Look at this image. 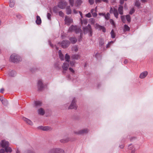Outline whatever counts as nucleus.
Returning <instances> with one entry per match:
<instances>
[{
    "instance_id": "1",
    "label": "nucleus",
    "mask_w": 153,
    "mask_h": 153,
    "mask_svg": "<svg viewBox=\"0 0 153 153\" xmlns=\"http://www.w3.org/2000/svg\"><path fill=\"white\" fill-rule=\"evenodd\" d=\"M10 60L13 62H16L21 61L22 59L18 55L13 54L10 56Z\"/></svg>"
},
{
    "instance_id": "2",
    "label": "nucleus",
    "mask_w": 153,
    "mask_h": 153,
    "mask_svg": "<svg viewBox=\"0 0 153 153\" xmlns=\"http://www.w3.org/2000/svg\"><path fill=\"white\" fill-rule=\"evenodd\" d=\"M88 131L89 130L87 128H85L79 130L74 131V133L76 135H83L87 133Z\"/></svg>"
},
{
    "instance_id": "3",
    "label": "nucleus",
    "mask_w": 153,
    "mask_h": 153,
    "mask_svg": "<svg viewBox=\"0 0 153 153\" xmlns=\"http://www.w3.org/2000/svg\"><path fill=\"white\" fill-rule=\"evenodd\" d=\"M74 31L76 33L81 32V29L79 27L73 25L70 26L68 29V32H72Z\"/></svg>"
},
{
    "instance_id": "4",
    "label": "nucleus",
    "mask_w": 153,
    "mask_h": 153,
    "mask_svg": "<svg viewBox=\"0 0 153 153\" xmlns=\"http://www.w3.org/2000/svg\"><path fill=\"white\" fill-rule=\"evenodd\" d=\"M49 153H64V151L59 148H54L51 149Z\"/></svg>"
},
{
    "instance_id": "5",
    "label": "nucleus",
    "mask_w": 153,
    "mask_h": 153,
    "mask_svg": "<svg viewBox=\"0 0 153 153\" xmlns=\"http://www.w3.org/2000/svg\"><path fill=\"white\" fill-rule=\"evenodd\" d=\"M84 32L85 33H89L90 36H91L92 35V31L91 29V25L88 24L87 26L83 28Z\"/></svg>"
},
{
    "instance_id": "6",
    "label": "nucleus",
    "mask_w": 153,
    "mask_h": 153,
    "mask_svg": "<svg viewBox=\"0 0 153 153\" xmlns=\"http://www.w3.org/2000/svg\"><path fill=\"white\" fill-rule=\"evenodd\" d=\"M77 107L76 104V100L75 99V98H74L71 102V105L69 107V109H76Z\"/></svg>"
},
{
    "instance_id": "7",
    "label": "nucleus",
    "mask_w": 153,
    "mask_h": 153,
    "mask_svg": "<svg viewBox=\"0 0 153 153\" xmlns=\"http://www.w3.org/2000/svg\"><path fill=\"white\" fill-rule=\"evenodd\" d=\"M110 13H113L116 18L117 19L118 18V12L117 10L115 8L111 7L110 10Z\"/></svg>"
},
{
    "instance_id": "8",
    "label": "nucleus",
    "mask_w": 153,
    "mask_h": 153,
    "mask_svg": "<svg viewBox=\"0 0 153 153\" xmlns=\"http://www.w3.org/2000/svg\"><path fill=\"white\" fill-rule=\"evenodd\" d=\"M67 4V3L66 2L61 1L58 3V6L60 9H63L65 8Z\"/></svg>"
},
{
    "instance_id": "9",
    "label": "nucleus",
    "mask_w": 153,
    "mask_h": 153,
    "mask_svg": "<svg viewBox=\"0 0 153 153\" xmlns=\"http://www.w3.org/2000/svg\"><path fill=\"white\" fill-rule=\"evenodd\" d=\"M0 144L1 147L3 148H5L9 145V142L5 140H1Z\"/></svg>"
},
{
    "instance_id": "10",
    "label": "nucleus",
    "mask_w": 153,
    "mask_h": 153,
    "mask_svg": "<svg viewBox=\"0 0 153 153\" xmlns=\"http://www.w3.org/2000/svg\"><path fill=\"white\" fill-rule=\"evenodd\" d=\"M65 24L68 25H69L73 22V20L70 18L66 16L65 19Z\"/></svg>"
},
{
    "instance_id": "11",
    "label": "nucleus",
    "mask_w": 153,
    "mask_h": 153,
    "mask_svg": "<svg viewBox=\"0 0 153 153\" xmlns=\"http://www.w3.org/2000/svg\"><path fill=\"white\" fill-rule=\"evenodd\" d=\"M70 44L69 41L68 40H64L62 42L61 45L62 47L64 48L68 47Z\"/></svg>"
},
{
    "instance_id": "12",
    "label": "nucleus",
    "mask_w": 153,
    "mask_h": 153,
    "mask_svg": "<svg viewBox=\"0 0 153 153\" xmlns=\"http://www.w3.org/2000/svg\"><path fill=\"white\" fill-rule=\"evenodd\" d=\"M39 128L45 131H51L52 129V128L51 127L48 126H40L39 127Z\"/></svg>"
},
{
    "instance_id": "13",
    "label": "nucleus",
    "mask_w": 153,
    "mask_h": 153,
    "mask_svg": "<svg viewBox=\"0 0 153 153\" xmlns=\"http://www.w3.org/2000/svg\"><path fill=\"white\" fill-rule=\"evenodd\" d=\"M69 66V64L67 62H64L62 66V68L63 70V73H65L64 71H67L68 68Z\"/></svg>"
},
{
    "instance_id": "14",
    "label": "nucleus",
    "mask_w": 153,
    "mask_h": 153,
    "mask_svg": "<svg viewBox=\"0 0 153 153\" xmlns=\"http://www.w3.org/2000/svg\"><path fill=\"white\" fill-rule=\"evenodd\" d=\"M38 89L39 90H41L44 87V85L43 84L42 81L41 80H39L38 81Z\"/></svg>"
},
{
    "instance_id": "15",
    "label": "nucleus",
    "mask_w": 153,
    "mask_h": 153,
    "mask_svg": "<svg viewBox=\"0 0 153 153\" xmlns=\"http://www.w3.org/2000/svg\"><path fill=\"white\" fill-rule=\"evenodd\" d=\"M71 140L70 138L68 137H66L60 140V142L63 143H67Z\"/></svg>"
},
{
    "instance_id": "16",
    "label": "nucleus",
    "mask_w": 153,
    "mask_h": 153,
    "mask_svg": "<svg viewBox=\"0 0 153 153\" xmlns=\"http://www.w3.org/2000/svg\"><path fill=\"white\" fill-rule=\"evenodd\" d=\"M22 119L23 120L25 121L28 124L30 125H33L32 122L29 119L25 117H23Z\"/></svg>"
},
{
    "instance_id": "17",
    "label": "nucleus",
    "mask_w": 153,
    "mask_h": 153,
    "mask_svg": "<svg viewBox=\"0 0 153 153\" xmlns=\"http://www.w3.org/2000/svg\"><path fill=\"white\" fill-rule=\"evenodd\" d=\"M148 72L147 71H145L142 72L140 75V78L141 79L145 78L147 75Z\"/></svg>"
},
{
    "instance_id": "18",
    "label": "nucleus",
    "mask_w": 153,
    "mask_h": 153,
    "mask_svg": "<svg viewBox=\"0 0 153 153\" xmlns=\"http://www.w3.org/2000/svg\"><path fill=\"white\" fill-rule=\"evenodd\" d=\"M80 55L78 54H74L72 55L71 56V58L73 59L78 60L80 58Z\"/></svg>"
},
{
    "instance_id": "19",
    "label": "nucleus",
    "mask_w": 153,
    "mask_h": 153,
    "mask_svg": "<svg viewBox=\"0 0 153 153\" xmlns=\"http://www.w3.org/2000/svg\"><path fill=\"white\" fill-rule=\"evenodd\" d=\"M96 27L97 28L99 29L100 30H102V31L104 32L105 31V29L103 27L97 24L96 25Z\"/></svg>"
},
{
    "instance_id": "20",
    "label": "nucleus",
    "mask_w": 153,
    "mask_h": 153,
    "mask_svg": "<svg viewBox=\"0 0 153 153\" xmlns=\"http://www.w3.org/2000/svg\"><path fill=\"white\" fill-rule=\"evenodd\" d=\"M8 74L10 76L13 77L15 76L16 74V72L14 71H9L8 73Z\"/></svg>"
},
{
    "instance_id": "21",
    "label": "nucleus",
    "mask_w": 153,
    "mask_h": 153,
    "mask_svg": "<svg viewBox=\"0 0 153 153\" xmlns=\"http://www.w3.org/2000/svg\"><path fill=\"white\" fill-rule=\"evenodd\" d=\"M118 11L120 14L122 15L123 14V7L122 6L120 5L119 6Z\"/></svg>"
},
{
    "instance_id": "22",
    "label": "nucleus",
    "mask_w": 153,
    "mask_h": 153,
    "mask_svg": "<svg viewBox=\"0 0 153 153\" xmlns=\"http://www.w3.org/2000/svg\"><path fill=\"white\" fill-rule=\"evenodd\" d=\"M58 54L59 58L61 60H64V57L62 53L61 50H60L58 51Z\"/></svg>"
},
{
    "instance_id": "23",
    "label": "nucleus",
    "mask_w": 153,
    "mask_h": 153,
    "mask_svg": "<svg viewBox=\"0 0 153 153\" xmlns=\"http://www.w3.org/2000/svg\"><path fill=\"white\" fill-rule=\"evenodd\" d=\"M42 21L41 18L39 16H36V23L37 25H40Z\"/></svg>"
},
{
    "instance_id": "24",
    "label": "nucleus",
    "mask_w": 153,
    "mask_h": 153,
    "mask_svg": "<svg viewBox=\"0 0 153 153\" xmlns=\"http://www.w3.org/2000/svg\"><path fill=\"white\" fill-rule=\"evenodd\" d=\"M38 113L40 115H43L45 113L44 110L42 108H40L38 110Z\"/></svg>"
},
{
    "instance_id": "25",
    "label": "nucleus",
    "mask_w": 153,
    "mask_h": 153,
    "mask_svg": "<svg viewBox=\"0 0 153 153\" xmlns=\"http://www.w3.org/2000/svg\"><path fill=\"white\" fill-rule=\"evenodd\" d=\"M66 13L68 15L71 13V10L70 6H68L66 8Z\"/></svg>"
},
{
    "instance_id": "26",
    "label": "nucleus",
    "mask_w": 153,
    "mask_h": 153,
    "mask_svg": "<svg viewBox=\"0 0 153 153\" xmlns=\"http://www.w3.org/2000/svg\"><path fill=\"white\" fill-rule=\"evenodd\" d=\"M54 67L57 70H59L61 69V67L59 62H56L54 64Z\"/></svg>"
},
{
    "instance_id": "27",
    "label": "nucleus",
    "mask_w": 153,
    "mask_h": 153,
    "mask_svg": "<svg viewBox=\"0 0 153 153\" xmlns=\"http://www.w3.org/2000/svg\"><path fill=\"white\" fill-rule=\"evenodd\" d=\"M5 152H12V149L10 147H8V146H7L5 147Z\"/></svg>"
},
{
    "instance_id": "28",
    "label": "nucleus",
    "mask_w": 153,
    "mask_h": 153,
    "mask_svg": "<svg viewBox=\"0 0 153 153\" xmlns=\"http://www.w3.org/2000/svg\"><path fill=\"white\" fill-rule=\"evenodd\" d=\"M69 39L71 42L73 44L75 43L77 41L76 39L74 37L71 38Z\"/></svg>"
},
{
    "instance_id": "29",
    "label": "nucleus",
    "mask_w": 153,
    "mask_h": 153,
    "mask_svg": "<svg viewBox=\"0 0 153 153\" xmlns=\"http://www.w3.org/2000/svg\"><path fill=\"white\" fill-rule=\"evenodd\" d=\"M35 105L36 106H39L42 105V102L39 101H36L35 102Z\"/></svg>"
},
{
    "instance_id": "30",
    "label": "nucleus",
    "mask_w": 153,
    "mask_h": 153,
    "mask_svg": "<svg viewBox=\"0 0 153 153\" xmlns=\"http://www.w3.org/2000/svg\"><path fill=\"white\" fill-rule=\"evenodd\" d=\"M70 56L67 53H66L65 55V59L66 61L68 62L70 59Z\"/></svg>"
},
{
    "instance_id": "31",
    "label": "nucleus",
    "mask_w": 153,
    "mask_h": 153,
    "mask_svg": "<svg viewBox=\"0 0 153 153\" xmlns=\"http://www.w3.org/2000/svg\"><path fill=\"white\" fill-rule=\"evenodd\" d=\"M59 10V8L56 6L54 7L53 9V11L55 13H57L58 12Z\"/></svg>"
},
{
    "instance_id": "32",
    "label": "nucleus",
    "mask_w": 153,
    "mask_h": 153,
    "mask_svg": "<svg viewBox=\"0 0 153 153\" xmlns=\"http://www.w3.org/2000/svg\"><path fill=\"white\" fill-rule=\"evenodd\" d=\"M104 16L106 19L108 20L110 18V14L109 13H107L106 15L105 14Z\"/></svg>"
},
{
    "instance_id": "33",
    "label": "nucleus",
    "mask_w": 153,
    "mask_h": 153,
    "mask_svg": "<svg viewBox=\"0 0 153 153\" xmlns=\"http://www.w3.org/2000/svg\"><path fill=\"white\" fill-rule=\"evenodd\" d=\"M14 2L13 1H12V0H10L9 6L11 7H14Z\"/></svg>"
},
{
    "instance_id": "34",
    "label": "nucleus",
    "mask_w": 153,
    "mask_h": 153,
    "mask_svg": "<svg viewBox=\"0 0 153 153\" xmlns=\"http://www.w3.org/2000/svg\"><path fill=\"white\" fill-rule=\"evenodd\" d=\"M4 105H7L8 104V101L5 99H4V100L1 102Z\"/></svg>"
},
{
    "instance_id": "35",
    "label": "nucleus",
    "mask_w": 153,
    "mask_h": 153,
    "mask_svg": "<svg viewBox=\"0 0 153 153\" xmlns=\"http://www.w3.org/2000/svg\"><path fill=\"white\" fill-rule=\"evenodd\" d=\"M111 37L112 38H114L115 37V34L113 30H112L111 32Z\"/></svg>"
},
{
    "instance_id": "36",
    "label": "nucleus",
    "mask_w": 153,
    "mask_h": 153,
    "mask_svg": "<svg viewBox=\"0 0 153 153\" xmlns=\"http://www.w3.org/2000/svg\"><path fill=\"white\" fill-rule=\"evenodd\" d=\"M78 47L76 45L74 46L72 48V50L75 51V52H77L78 50Z\"/></svg>"
},
{
    "instance_id": "37",
    "label": "nucleus",
    "mask_w": 153,
    "mask_h": 153,
    "mask_svg": "<svg viewBox=\"0 0 153 153\" xmlns=\"http://www.w3.org/2000/svg\"><path fill=\"white\" fill-rule=\"evenodd\" d=\"M126 18L128 22L131 21V17L129 15H128L126 16Z\"/></svg>"
},
{
    "instance_id": "38",
    "label": "nucleus",
    "mask_w": 153,
    "mask_h": 153,
    "mask_svg": "<svg viewBox=\"0 0 153 153\" xmlns=\"http://www.w3.org/2000/svg\"><path fill=\"white\" fill-rule=\"evenodd\" d=\"M124 30L126 31H128L130 30V28L127 25H125Z\"/></svg>"
},
{
    "instance_id": "39",
    "label": "nucleus",
    "mask_w": 153,
    "mask_h": 153,
    "mask_svg": "<svg viewBox=\"0 0 153 153\" xmlns=\"http://www.w3.org/2000/svg\"><path fill=\"white\" fill-rule=\"evenodd\" d=\"M89 21L93 24H94L95 22V19L94 18H90L89 20Z\"/></svg>"
},
{
    "instance_id": "40",
    "label": "nucleus",
    "mask_w": 153,
    "mask_h": 153,
    "mask_svg": "<svg viewBox=\"0 0 153 153\" xmlns=\"http://www.w3.org/2000/svg\"><path fill=\"white\" fill-rule=\"evenodd\" d=\"M140 5V3L139 1H136L135 3V6L139 7Z\"/></svg>"
},
{
    "instance_id": "41",
    "label": "nucleus",
    "mask_w": 153,
    "mask_h": 153,
    "mask_svg": "<svg viewBox=\"0 0 153 153\" xmlns=\"http://www.w3.org/2000/svg\"><path fill=\"white\" fill-rule=\"evenodd\" d=\"M82 1L81 0H77L76 1V3L77 5H80L82 3Z\"/></svg>"
},
{
    "instance_id": "42",
    "label": "nucleus",
    "mask_w": 153,
    "mask_h": 153,
    "mask_svg": "<svg viewBox=\"0 0 153 153\" xmlns=\"http://www.w3.org/2000/svg\"><path fill=\"white\" fill-rule=\"evenodd\" d=\"M121 18L122 20L124 23L126 22L125 17L124 16H121Z\"/></svg>"
},
{
    "instance_id": "43",
    "label": "nucleus",
    "mask_w": 153,
    "mask_h": 153,
    "mask_svg": "<svg viewBox=\"0 0 153 153\" xmlns=\"http://www.w3.org/2000/svg\"><path fill=\"white\" fill-rule=\"evenodd\" d=\"M81 22L82 24H83L85 25H86L87 23V21L86 19L81 20Z\"/></svg>"
},
{
    "instance_id": "44",
    "label": "nucleus",
    "mask_w": 153,
    "mask_h": 153,
    "mask_svg": "<svg viewBox=\"0 0 153 153\" xmlns=\"http://www.w3.org/2000/svg\"><path fill=\"white\" fill-rule=\"evenodd\" d=\"M111 24L113 25V26H115V23L114 21L111 19H110L109 20Z\"/></svg>"
},
{
    "instance_id": "45",
    "label": "nucleus",
    "mask_w": 153,
    "mask_h": 153,
    "mask_svg": "<svg viewBox=\"0 0 153 153\" xmlns=\"http://www.w3.org/2000/svg\"><path fill=\"white\" fill-rule=\"evenodd\" d=\"M69 3L71 5L72 7L74 4V0H69Z\"/></svg>"
},
{
    "instance_id": "46",
    "label": "nucleus",
    "mask_w": 153,
    "mask_h": 153,
    "mask_svg": "<svg viewBox=\"0 0 153 153\" xmlns=\"http://www.w3.org/2000/svg\"><path fill=\"white\" fill-rule=\"evenodd\" d=\"M104 44V41L102 40H100L99 42V45L100 46H102Z\"/></svg>"
},
{
    "instance_id": "47",
    "label": "nucleus",
    "mask_w": 153,
    "mask_h": 153,
    "mask_svg": "<svg viewBox=\"0 0 153 153\" xmlns=\"http://www.w3.org/2000/svg\"><path fill=\"white\" fill-rule=\"evenodd\" d=\"M114 43V41H111L108 43L106 45V48H108L110 47V45L111 43Z\"/></svg>"
},
{
    "instance_id": "48",
    "label": "nucleus",
    "mask_w": 153,
    "mask_h": 153,
    "mask_svg": "<svg viewBox=\"0 0 153 153\" xmlns=\"http://www.w3.org/2000/svg\"><path fill=\"white\" fill-rule=\"evenodd\" d=\"M134 8H132L131 9V10L130 11L129 13L130 14H132L134 12Z\"/></svg>"
},
{
    "instance_id": "49",
    "label": "nucleus",
    "mask_w": 153,
    "mask_h": 153,
    "mask_svg": "<svg viewBox=\"0 0 153 153\" xmlns=\"http://www.w3.org/2000/svg\"><path fill=\"white\" fill-rule=\"evenodd\" d=\"M69 70L73 74H74L75 73V71L72 68H69Z\"/></svg>"
},
{
    "instance_id": "50",
    "label": "nucleus",
    "mask_w": 153,
    "mask_h": 153,
    "mask_svg": "<svg viewBox=\"0 0 153 153\" xmlns=\"http://www.w3.org/2000/svg\"><path fill=\"white\" fill-rule=\"evenodd\" d=\"M59 15L63 17L64 16V13L61 11H59Z\"/></svg>"
},
{
    "instance_id": "51",
    "label": "nucleus",
    "mask_w": 153,
    "mask_h": 153,
    "mask_svg": "<svg viewBox=\"0 0 153 153\" xmlns=\"http://www.w3.org/2000/svg\"><path fill=\"white\" fill-rule=\"evenodd\" d=\"M85 16L87 17L90 18L91 16V13H89L85 15Z\"/></svg>"
},
{
    "instance_id": "52",
    "label": "nucleus",
    "mask_w": 153,
    "mask_h": 153,
    "mask_svg": "<svg viewBox=\"0 0 153 153\" xmlns=\"http://www.w3.org/2000/svg\"><path fill=\"white\" fill-rule=\"evenodd\" d=\"M75 63V62L74 61H71L70 62V64L71 66H73Z\"/></svg>"
},
{
    "instance_id": "53",
    "label": "nucleus",
    "mask_w": 153,
    "mask_h": 153,
    "mask_svg": "<svg viewBox=\"0 0 153 153\" xmlns=\"http://www.w3.org/2000/svg\"><path fill=\"white\" fill-rule=\"evenodd\" d=\"M128 147L129 149L131 150L133 149V146L131 144L129 145Z\"/></svg>"
},
{
    "instance_id": "54",
    "label": "nucleus",
    "mask_w": 153,
    "mask_h": 153,
    "mask_svg": "<svg viewBox=\"0 0 153 153\" xmlns=\"http://www.w3.org/2000/svg\"><path fill=\"white\" fill-rule=\"evenodd\" d=\"M5 149H0V153H4L5 152Z\"/></svg>"
},
{
    "instance_id": "55",
    "label": "nucleus",
    "mask_w": 153,
    "mask_h": 153,
    "mask_svg": "<svg viewBox=\"0 0 153 153\" xmlns=\"http://www.w3.org/2000/svg\"><path fill=\"white\" fill-rule=\"evenodd\" d=\"M51 14L49 13H48L47 16L49 20L51 19Z\"/></svg>"
},
{
    "instance_id": "56",
    "label": "nucleus",
    "mask_w": 153,
    "mask_h": 153,
    "mask_svg": "<svg viewBox=\"0 0 153 153\" xmlns=\"http://www.w3.org/2000/svg\"><path fill=\"white\" fill-rule=\"evenodd\" d=\"M96 12H94L92 14V15L93 17H96L97 16V14L96 13Z\"/></svg>"
},
{
    "instance_id": "57",
    "label": "nucleus",
    "mask_w": 153,
    "mask_h": 153,
    "mask_svg": "<svg viewBox=\"0 0 153 153\" xmlns=\"http://www.w3.org/2000/svg\"><path fill=\"white\" fill-rule=\"evenodd\" d=\"M89 2L91 4H92L94 2V0H89Z\"/></svg>"
},
{
    "instance_id": "58",
    "label": "nucleus",
    "mask_w": 153,
    "mask_h": 153,
    "mask_svg": "<svg viewBox=\"0 0 153 153\" xmlns=\"http://www.w3.org/2000/svg\"><path fill=\"white\" fill-rule=\"evenodd\" d=\"M99 15L100 16H104V15H105V13H99Z\"/></svg>"
},
{
    "instance_id": "59",
    "label": "nucleus",
    "mask_w": 153,
    "mask_h": 153,
    "mask_svg": "<svg viewBox=\"0 0 153 153\" xmlns=\"http://www.w3.org/2000/svg\"><path fill=\"white\" fill-rule=\"evenodd\" d=\"M3 97L2 96H1L0 97V100L2 102L4 100Z\"/></svg>"
},
{
    "instance_id": "60",
    "label": "nucleus",
    "mask_w": 153,
    "mask_h": 153,
    "mask_svg": "<svg viewBox=\"0 0 153 153\" xmlns=\"http://www.w3.org/2000/svg\"><path fill=\"white\" fill-rule=\"evenodd\" d=\"M73 12L75 14H76L77 13V11L75 9H74L73 10Z\"/></svg>"
},
{
    "instance_id": "61",
    "label": "nucleus",
    "mask_w": 153,
    "mask_h": 153,
    "mask_svg": "<svg viewBox=\"0 0 153 153\" xmlns=\"http://www.w3.org/2000/svg\"><path fill=\"white\" fill-rule=\"evenodd\" d=\"M16 153H20V152L18 149H17L16 151Z\"/></svg>"
},
{
    "instance_id": "62",
    "label": "nucleus",
    "mask_w": 153,
    "mask_h": 153,
    "mask_svg": "<svg viewBox=\"0 0 153 153\" xmlns=\"http://www.w3.org/2000/svg\"><path fill=\"white\" fill-rule=\"evenodd\" d=\"M49 45H50V46L52 47H53V45H52L50 42V41H49Z\"/></svg>"
},
{
    "instance_id": "63",
    "label": "nucleus",
    "mask_w": 153,
    "mask_h": 153,
    "mask_svg": "<svg viewBox=\"0 0 153 153\" xmlns=\"http://www.w3.org/2000/svg\"><path fill=\"white\" fill-rule=\"evenodd\" d=\"M94 9H92L91 10V13H94Z\"/></svg>"
},
{
    "instance_id": "64",
    "label": "nucleus",
    "mask_w": 153,
    "mask_h": 153,
    "mask_svg": "<svg viewBox=\"0 0 153 153\" xmlns=\"http://www.w3.org/2000/svg\"><path fill=\"white\" fill-rule=\"evenodd\" d=\"M27 153H34L33 152L31 151H28L27 152Z\"/></svg>"
}]
</instances>
